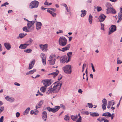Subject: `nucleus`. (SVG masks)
<instances>
[{"instance_id": "f257e3e1", "label": "nucleus", "mask_w": 122, "mask_h": 122, "mask_svg": "<svg viewBox=\"0 0 122 122\" xmlns=\"http://www.w3.org/2000/svg\"><path fill=\"white\" fill-rule=\"evenodd\" d=\"M62 84L59 82H56L53 83L51 86H52V89L53 91V93H57L58 92L60 89Z\"/></svg>"}, {"instance_id": "f03ea898", "label": "nucleus", "mask_w": 122, "mask_h": 122, "mask_svg": "<svg viewBox=\"0 0 122 122\" xmlns=\"http://www.w3.org/2000/svg\"><path fill=\"white\" fill-rule=\"evenodd\" d=\"M60 107L63 109H65V106L63 104H61L60 107L59 106H56L54 108H51L50 107H47V109L49 112H51L53 113H55L58 111L60 108Z\"/></svg>"}, {"instance_id": "7ed1b4c3", "label": "nucleus", "mask_w": 122, "mask_h": 122, "mask_svg": "<svg viewBox=\"0 0 122 122\" xmlns=\"http://www.w3.org/2000/svg\"><path fill=\"white\" fill-rule=\"evenodd\" d=\"M66 39L64 36H61L59 38L58 42L59 45L64 46L67 44Z\"/></svg>"}, {"instance_id": "20e7f679", "label": "nucleus", "mask_w": 122, "mask_h": 122, "mask_svg": "<svg viewBox=\"0 0 122 122\" xmlns=\"http://www.w3.org/2000/svg\"><path fill=\"white\" fill-rule=\"evenodd\" d=\"M63 70L64 72L67 74H70L71 72V66L67 65L63 67Z\"/></svg>"}, {"instance_id": "39448f33", "label": "nucleus", "mask_w": 122, "mask_h": 122, "mask_svg": "<svg viewBox=\"0 0 122 122\" xmlns=\"http://www.w3.org/2000/svg\"><path fill=\"white\" fill-rule=\"evenodd\" d=\"M39 5V2L36 0H34L32 1L30 4L29 8L32 9L33 8H37Z\"/></svg>"}, {"instance_id": "423d86ee", "label": "nucleus", "mask_w": 122, "mask_h": 122, "mask_svg": "<svg viewBox=\"0 0 122 122\" xmlns=\"http://www.w3.org/2000/svg\"><path fill=\"white\" fill-rule=\"evenodd\" d=\"M52 81L51 79L43 80L41 82L43 83L44 86L47 87L51 84Z\"/></svg>"}, {"instance_id": "0eeeda50", "label": "nucleus", "mask_w": 122, "mask_h": 122, "mask_svg": "<svg viewBox=\"0 0 122 122\" xmlns=\"http://www.w3.org/2000/svg\"><path fill=\"white\" fill-rule=\"evenodd\" d=\"M34 21H29L27 24L28 29L30 30L31 31L34 30Z\"/></svg>"}, {"instance_id": "6e6552de", "label": "nucleus", "mask_w": 122, "mask_h": 122, "mask_svg": "<svg viewBox=\"0 0 122 122\" xmlns=\"http://www.w3.org/2000/svg\"><path fill=\"white\" fill-rule=\"evenodd\" d=\"M68 57L66 56H61L60 60L61 63H64L65 62L67 63L69 61V59L67 60Z\"/></svg>"}, {"instance_id": "1a4fd4ad", "label": "nucleus", "mask_w": 122, "mask_h": 122, "mask_svg": "<svg viewBox=\"0 0 122 122\" xmlns=\"http://www.w3.org/2000/svg\"><path fill=\"white\" fill-rule=\"evenodd\" d=\"M116 30V25H112L110 28L108 33L109 35L111 34L115 31Z\"/></svg>"}, {"instance_id": "9d476101", "label": "nucleus", "mask_w": 122, "mask_h": 122, "mask_svg": "<svg viewBox=\"0 0 122 122\" xmlns=\"http://www.w3.org/2000/svg\"><path fill=\"white\" fill-rule=\"evenodd\" d=\"M39 46L42 50L43 51L46 52L48 50L47 44H46L44 45H40Z\"/></svg>"}, {"instance_id": "9b49d317", "label": "nucleus", "mask_w": 122, "mask_h": 122, "mask_svg": "<svg viewBox=\"0 0 122 122\" xmlns=\"http://www.w3.org/2000/svg\"><path fill=\"white\" fill-rule=\"evenodd\" d=\"M41 56L42 58V63L44 65L46 64V58L45 55L44 53H41Z\"/></svg>"}, {"instance_id": "f8f14e48", "label": "nucleus", "mask_w": 122, "mask_h": 122, "mask_svg": "<svg viewBox=\"0 0 122 122\" xmlns=\"http://www.w3.org/2000/svg\"><path fill=\"white\" fill-rule=\"evenodd\" d=\"M43 100H41L37 103L36 106V109L41 107L43 103Z\"/></svg>"}, {"instance_id": "ddd939ff", "label": "nucleus", "mask_w": 122, "mask_h": 122, "mask_svg": "<svg viewBox=\"0 0 122 122\" xmlns=\"http://www.w3.org/2000/svg\"><path fill=\"white\" fill-rule=\"evenodd\" d=\"M105 5L106 7L107 8V9H106L107 11V14H108V13L109 12V10L112 8V6L111 4L108 2L106 3Z\"/></svg>"}, {"instance_id": "4468645a", "label": "nucleus", "mask_w": 122, "mask_h": 122, "mask_svg": "<svg viewBox=\"0 0 122 122\" xmlns=\"http://www.w3.org/2000/svg\"><path fill=\"white\" fill-rule=\"evenodd\" d=\"M106 16L103 14H101L99 17V20L100 22H103L105 20Z\"/></svg>"}, {"instance_id": "2eb2a0df", "label": "nucleus", "mask_w": 122, "mask_h": 122, "mask_svg": "<svg viewBox=\"0 0 122 122\" xmlns=\"http://www.w3.org/2000/svg\"><path fill=\"white\" fill-rule=\"evenodd\" d=\"M5 99L7 101H9L10 102H12L15 100L14 98L12 97H10L9 96H7L5 97Z\"/></svg>"}, {"instance_id": "dca6fc26", "label": "nucleus", "mask_w": 122, "mask_h": 122, "mask_svg": "<svg viewBox=\"0 0 122 122\" xmlns=\"http://www.w3.org/2000/svg\"><path fill=\"white\" fill-rule=\"evenodd\" d=\"M42 119L44 121H46L47 117V113L46 112L43 111L42 113Z\"/></svg>"}, {"instance_id": "f3484780", "label": "nucleus", "mask_w": 122, "mask_h": 122, "mask_svg": "<svg viewBox=\"0 0 122 122\" xmlns=\"http://www.w3.org/2000/svg\"><path fill=\"white\" fill-rule=\"evenodd\" d=\"M35 60H33L29 64L28 69H30L33 67L35 63Z\"/></svg>"}, {"instance_id": "a211bd4d", "label": "nucleus", "mask_w": 122, "mask_h": 122, "mask_svg": "<svg viewBox=\"0 0 122 122\" xmlns=\"http://www.w3.org/2000/svg\"><path fill=\"white\" fill-rule=\"evenodd\" d=\"M4 46L6 49L8 50H10L11 48V46L9 43H4Z\"/></svg>"}, {"instance_id": "6ab92c4d", "label": "nucleus", "mask_w": 122, "mask_h": 122, "mask_svg": "<svg viewBox=\"0 0 122 122\" xmlns=\"http://www.w3.org/2000/svg\"><path fill=\"white\" fill-rule=\"evenodd\" d=\"M70 47V44L67 45L66 46L62 48V51L64 52L68 50H69Z\"/></svg>"}, {"instance_id": "aec40b11", "label": "nucleus", "mask_w": 122, "mask_h": 122, "mask_svg": "<svg viewBox=\"0 0 122 122\" xmlns=\"http://www.w3.org/2000/svg\"><path fill=\"white\" fill-rule=\"evenodd\" d=\"M49 60L50 61L52 60L55 61L56 55H51L49 57Z\"/></svg>"}, {"instance_id": "412c9836", "label": "nucleus", "mask_w": 122, "mask_h": 122, "mask_svg": "<svg viewBox=\"0 0 122 122\" xmlns=\"http://www.w3.org/2000/svg\"><path fill=\"white\" fill-rule=\"evenodd\" d=\"M42 26V24L40 22H37L36 25V29L38 30L40 29L41 27Z\"/></svg>"}, {"instance_id": "4be33fe9", "label": "nucleus", "mask_w": 122, "mask_h": 122, "mask_svg": "<svg viewBox=\"0 0 122 122\" xmlns=\"http://www.w3.org/2000/svg\"><path fill=\"white\" fill-rule=\"evenodd\" d=\"M28 46L26 44H21L19 47V48L22 49H25Z\"/></svg>"}, {"instance_id": "5701e85b", "label": "nucleus", "mask_w": 122, "mask_h": 122, "mask_svg": "<svg viewBox=\"0 0 122 122\" xmlns=\"http://www.w3.org/2000/svg\"><path fill=\"white\" fill-rule=\"evenodd\" d=\"M59 73V71L57 70H56V72H54L50 74H49V75H51L53 76V77L54 78L58 75Z\"/></svg>"}, {"instance_id": "b1692460", "label": "nucleus", "mask_w": 122, "mask_h": 122, "mask_svg": "<svg viewBox=\"0 0 122 122\" xmlns=\"http://www.w3.org/2000/svg\"><path fill=\"white\" fill-rule=\"evenodd\" d=\"M108 13V14L110 13H112L113 14H115L116 13V11L115 10L113 9L112 7L109 10Z\"/></svg>"}, {"instance_id": "393cba45", "label": "nucleus", "mask_w": 122, "mask_h": 122, "mask_svg": "<svg viewBox=\"0 0 122 122\" xmlns=\"http://www.w3.org/2000/svg\"><path fill=\"white\" fill-rule=\"evenodd\" d=\"M111 115V114L109 112H107L103 113L102 115V116H104L107 118V117H110Z\"/></svg>"}, {"instance_id": "a878e982", "label": "nucleus", "mask_w": 122, "mask_h": 122, "mask_svg": "<svg viewBox=\"0 0 122 122\" xmlns=\"http://www.w3.org/2000/svg\"><path fill=\"white\" fill-rule=\"evenodd\" d=\"M53 93V91L52 88L51 86L49 88V89L46 91V93L48 94L50 93Z\"/></svg>"}, {"instance_id": "bb28decb", "label": "nucleus", "mask_w": 122, "mask_h": 122, "mask_svg": "<svg viewBox=\"0 0 122 122\" xmlns=\"http://www.w3.org/2000/svg\"><path fill=\"white\" fill-rule=\"evenodd\" d=\"M30 110V108L28 107L24 111L23 113V115H26L28 114V113L29 111Z\"/></svg>"}, {"instance_id": "cd10ccee", "label": "nucleus", "mask_w": 122, "mask_h": 122, "mask_svg": "<svg viewBox=\"0 0 122 122\" xmlns=\"http://www.w3.org/2000/svg\"><path fill=\"white\" fill-rule=\"evenodd\" d=\"M90 115L93 117H97L99 116V114L97 112H90Z\"/></svg>"}, {"instance_id": "c85d7f7f", "label": "nucleus", "mask_w": 122, "mask_h": 122, "mask_svg": "<svg viewBox=\"0 0 122 122\" xmlns=\"http://www.w3.org/2000/svg\"><path fill=\"white\" fill-rule=\"evenodd\" d=\"M81 12L82 13L81 14V16L82 17H83L86 15V11L85 10H83L81 11Z\"/></svg>"}, {"instance_id": "c756f323", "label": "nucleus", "mask_w": 122, "mask_h": 122, "mask_svg": "<svg viewBox=\"0 0 122 122\" xmlns=\"http://www.w3.org/2000/svg\"><path fill=\"white\" fill-rule=\"evenodd\" d=\"M33 41V40L31 38H30L29 39L28 41L26 42V44L28 46L29 45L31 44Z\"/></svg>"}, {"instance_id": "7c9ffc66", "label": "nucleus", "mask_w": 122, "mask_h": 122, "mask_svg": "<svg viewBox=\"0 0 122 122\" xmlns=\"http://www.w3.org/2000/svg\"><path fill=\"white\" fill-rule=\"evenodd\" d=\"M23 30L26 32H30L31 31L30 29H28V27H25L23 28Z\"/></svg>"}, {"instance_id": "2f4dec72", "label": "nucleus", "mask_w": 122, "mask_h": 122, "mask_svg": "<svg viewBox=\"0 0 122 122\" xmlns=\"http://www.w3.org/2000/svg\"><path fill=\"white\" fill-rule=\"evenodd\" d=\"M89 21L90 24H92V16L91 14L89 16L88 19Z\"/></svg>"}, {"instance_id": "473e14b6", "label": "nucleus", "mask_w": 122, "mask_h": 122, "mask_svg": "<svg viewBox=\"0 0 122 122\" xmlns=\"http://www.w3.org/2000/svg\"><path fill=\"white\" fill-rule=\"evenodd\" d=\"M120 12L118 13V15H119V17L122 18V6L120 8Z\"/></svg>"}, {"instance_id": "72a5a7b5", "label": "nucleus", "mask_w": 122, "mask_h": 122, "mask_svg": "<svg viewBox=\"0 0 122 122\" xmlns=\"http://www.w3.org/2000/svg\"><path fill=\"white\" fill-rule=\"evenodd\" d=\"M78 116L77 115L75 116L72 115L71 116V119L74 121H75L77 118H78Z\"/></svg>"}, {"instance_id": "f704fd0d", "label": "nucleus", "mask_w": 122, "mask_h": 122, "mask_svg": "<svg viewBox=\"0 0 122 122\" xmlns=\"http://www.w3.org/2000/svg\"><path fill=\"white\" fill-rule=\"evenodd\" d=\"M47 87L44 86L40 88V90L43 92H44L46 91Z\"/></svg>"}, {"instance_id": "c9c22d12", "label": "nucleus", "mask_w": 122, "mask_h": 122, "mask_svg": "<svg viewBox=\"0 0 122 122\" xmlns=\"http://www.w3.org/2000/svg\"><path fill=\"white\" fill-rule=\"evenodd\" d=\"M27 34H24L23 33H20L19 34V37L20 38H22L24 37Z\"/></svg>"}, {"instance_id": "e433bc0d", "label": "nucleus", "mask_w": 122, "mask_h": 122, "mask_svg": "<svg viewBox=\"0 0 122 122\" xmlns=\"http://www.w3.org/2000/svg\"><path fill=\"white\" fill-rule=\"evenodd\" d=\"M102 103L103 105H107V101L105 98H104L102 100Z\"/></svg>"}, {"instance_id": "4c0bfd02", "label": "nucleus", "mask_w": 122, "mask_h": 122, "mask_svg": "<svg viewBox=\"0 0 122 122\" xmlns=\"http://www.w3.org/2000/svg\"><path fill=\"white\" fill-rule=\"evenodd\" d=\"M24 51L26 53H29L31 52L32 51V50L31 49H28L24 50Z\"/></svg>"}, {"instance_id": "58836bf2", "label": "nucleus", "mask_w": 122, "mask_h": 122, "mask_svg": "<svg viewBox=\"0 0 122 122\" xmlns=\"http://www.w3.org/2000/svg\"><path fill=\"white\" fill-rule=\"evenodd\" d=\"M81 113L83 114H85L87 115H88L89 114V112L87 111H83Z\"/></svg>"}, {"instance_id": "ea45409f", "label": "nucleus", "mask_w": 122, "mask_h": 122, "mask_svg": "<svg viewBox=\"0 0 122 122\" xmlns=\"http://www.w3.org/2000/svg\"><path fill=\"white\" fill-rule=\"evenodd\" d=\"M48 61H49V64L50 65H53L55 63V61H52V60L50 61L48 60Z\"/></svg>"}, {"instance_id": "a19ab883", "label": "nucleus", "mask_w": 122, "mask_h": 122, "mask_svg": "<svg viewBox=\"0 0 122 122\" xmlns=\"http://www.w3.org/2000/svg\"><path fill=\"white\" fill-rule=\"evenodd\" d=\"M104 119V118H98L97 119V120L99 121L100 122H101L103 121Z\"/></svg>"}, {"instance_id": "79ce46f5", "label": "nucleus", "mask_w": 122, "mask_h": 122, "mask_svg": "<svg viewBox=\"0 0 122 122\" xmlns=\"http://www.w3.org/2000/svg\"><path fill=\"white\" fill-rule=\"evenodd\" d=\"M112 103H109V101L108 102V105L107 107L109 109L110 108V107L111 105H112Z\"/></svg>"}, {"instance_id": "37998d69", "label": "nucleus", "mask_w": 122, "mask_h": 122, "mask_svg": "<svg viewBox=\"0 0 122 122\" xmlns=\"http://www.w3.org/2000/svg\"><path fill=\"white\" fill-rule=\"evenodd\" d=\"M112 103V106L114 105L115 104V102L114 100H112L109 101V103Z\"/></svg>"}, {"instance_id": "c03bdc74", "label": "nucleus", "mask_w": 122, "mask_h": 122, "mask_svg": "<svg viewBox=\"0 0 122 122\" xmlns=\"http://www.w3.org/2000/svg\"><path fill=\"white\" fill-rule=\"evenodd\" d=\"M112 103V106L114 105L115 104V102L114 100H112L109 101V103Z\"/></svg>"}, {"instance_id": "a18cd8bd", "label": "nucleus", "mask_w": 122, "mask_h": 122, "mask_svg": "<svg viewBox=\"0 0 122 122\" xmlns=\"http://www.w3.org/2000/svg\"><path fill=\"white\" fill-rule=\"evenodd\" d=\"M107 105H102V107L103 110H104L106 109V106Z\"/></svg>"}, {"instance_id": "49530a36", "label": "nucleus", "mask_w": 122, "mask_h": 122, "mask_svg": "<svg viewBox=\"0 0 122 122\" xmlns=\"http://www.w3.org/2000/svg\"><path fill=\"white\" fill-rule=\"evenodd\" d=\"M69 118L70 119V118L68 116L66 115L65 116L64 119L66 120H69Z\"/></svg>"}, {"instance_id": "de8ad7c7", "label": "nucleus", "mask_w": 122, "mask_h": 122, "mask_svg": "<svg viewBox=\"0 0 122 122\" xmlns=\"http://www.w3.org/2000/svg\"><path fill=\"white\" fill-rule=\"evenodd\" d=\"M97 11H100L102 10V8L100 7L97 6Z\"/></svg>"}, {"instance_id": "09e8293b", "label": "nucleus", "mask_w": 122, "mask_h": 122, "mask_svg": "<svg viewBox=\"0 0 122 122\" xmlns=\"http://www.w3.org/2000/svg\"><path fill=\"white\" fill-rule=\"evenodd\" d=\"M72 54V52H69L67 53V55L68 56L69 58L70 57H71V55Z\"/></svg>"}, {"instance_id": "8fccbe9b", "label": "nucleus", "mask_w": 122, "mask_h": 122, "mask_svg": "<svg viewBox=\"0 0 122 122\" xmlns=\"http://www.w3.org/2000/svg\"><path fill=\"white\" fill-rule=\"evenodd\" d=\"M36 71L35 69H34L33 70H31L29 71V72H30V74H32L35 72Z\"/></svg>"}, {"instance_id": "3c124183", "label": "nucleus", "mask_w": 122, "mask_h": 122, "mask_svg": "<svg viewBox=\"0 0 122 122\" xmlns=\"http://www.w3.org/2000/svg\"><path fill=\"white\" fill-rule=\"evenodd\" d=\"M87 105L88 107L90 108H92L93 107V105L91 103H87Z\"/></svg>"}, {"instance_id": "603ef678", "label": "nucleus", "mask_w": 122, "mask_h": 122, "mask_svg": "<svg viewBox=\"0 0 122 122\" xmlns=\"http://www.w3.org/2000/svg\"><path fill=\"white\" fill-rule=\"evenodd\" d=\"M119 58L118 57L117 58V64H121L122 63V61L120 60H119L118 59Z\"/></svg>"}, {"instance_id": "864d4df0", "label": "nucleus", "mask_w": 122, "mask_h": 122, "mask_svg": "<svg viewBox=\"0 0 122 122\" xmlns=\"http://www.w3.org/2000/svg\"><path fill=\"white\" fill-rule=\"evenodd\" d=\"M86 66V64H83V66H82V72H83L84 71V66Z\"/></svg>"}, {"instance_id": "5fc2aeb1", "label": "nucleus", "mask_w": 122, "mask_h": 122, "mask_svg": "<svg viewBox=\"0 0 122 122\" xmlns=\"http://www.w3.org/2000/svg\"><path fill=\"white\" fill-rule=\"evenodd\" d=\"M81 116H80V117H79L77 120L76 121V122H81Z\"/></svg>"}, {"instance_id": "6e6d98bb", "label": "nucleus", "mask_w": 122, "mask_h": 122, "mask_svg": "<svg viewBox=\"0 0 122 122\" xmlns=\"http://www.w3.org/2000/svg\"><path fill=\"white\" fill-rule=\"evenodd\" d=\"M9 5V3L7 2H6L4 3L3 4H2L1 5V6H5V7H6V5Z\"/></svg>"}, {"instance_id": "4d7b16f0", "label": "nucleus", "mask_w": 122, "mask_h": 122, "mask_svg": "<svg viewBox=\"0 0 122 122\" xmlns=\"http://www.w3.org/2000/svg\"><path fill=\"white\" fill-rule=\"evenodd\" d=\"M4 107L2 106L0 107V113L1 112L4 110Z\"/></svg>"}, {"instance_id": "13d9d810", "label": "nucleus", "mask_w": 122, "mask_h": 122, "mask_svg": "<svg viewBox=\"0 0 122 122\" xmlns=\"http://www.w3.org/2000/svg\"><path fill=\"white\" fill-rule=\"evenodd\" d=\"M91 65L92 69L93 71L94 72H95L96 71L95 70V69L94 67V66L93 64L92 63Z\"/></svg>"}, {"instance_id": "bf43d9fd", "label": "nucleus", "mask_w": 122, "mask_h": 122, "mask_svg": "<svg viewBox=\"0 0 122 122\" xmlns=\"http://www.w3.org/2000/svg\"><path fill=\"white\" fill-rule=\"evenodd\" d=\"M4 121V117L2 116L0 118V122H3Z\"/></svg>"}, {"instance_id": "052dcab7", "label": "nucleus", "mask_w": 122, "mask_h": 122, "mask_svg": "<svg viewBox=\"0 0 122 122\" xmlns=\"http://www.w3.org/2000/svg\"><path fill=\"white\" fill-rule=\"evenodd\" d=\"M63 32V31L61 30H58V31H57L56 32V33L57 34H58L59 33H62Z\"/></svg>"}, {"instance_id": "680f3d73", "label": "nucleus", "mask_w": 122, "mask_h": 122, "mask_svg": "<svg viewBox=\"0 0 122 122\" xmlns=\"http://www.w3.org/2000/svg\"><path fill=\"white\" fill-rule=\"evenodd\" d=\"M20 113L18 112H17L16 113V116L17 117H18L20 116Z\"/></svg>"}, {"instance_id": "e2e57ef3", "label": "nucleus", "mask_w": 122, "mask_h": 122, "mask_svg": "<svg viewBox=\"0 0 122 122\" xmlns=\"http://www.w3.org/2000/svg\"><path fill=\"white\" fill-rule=\"evenodd\" d=\"M51 14L53 17H55L56 15V14L55 13H54L53 12Z\"/></svg>"}, {"instance_id": "0e129e2a", "label": "nucleus", "mask_w": 122, "mask_h": 122, "mask_svg": "<svg viewBox=\"0 0 122 122\" xmlns=\"http://www.w3.org/2000/svg\"><path fill=\"white\" fill-rule=\"evenodd\" d=\"M62 78V76L61 75H59L58 76V80H60Z\"/></svg>"}, {"instance_id": "69168bd1", "label": "nucleus", "mask_w": 122, "mask_h": 122, "mask_svg": "<svg viewBox=\"0 0 122 122\" xmlns=\"http://www.w3.org/2000/svg\"><path fill=\"white\" fill-rule=\"evenodd\" d=\"M118 20H117V22L119 23L122 20V18H120L119 17V15H118Z\"/></svg>"}, {"instance_id": "338daca9", "label": "nucleus", "mask_w": 122, "mask_h": 122, "mask_svg": "<svg viewBox=\"0 0 122 122\" xmlns=\"http://www.w3.org/2000/svg\"><path fill=\"white\" fill-rule=\"evenodd\" d=\"M14 84L15 85L18 86H20V84L17 82H15L14 83Z\"/></svg>"}, {"instance_id": "774afa93", "label": "nucleus", "mask_w": 122, "mask_h": 122, "mask_svg": "<svg viewBox=\"0 0 122 122\" xmlns=\"http://www.w3.org/2000/svg\"><path fill=\"white\" fill-rule=\"evenodd\" d=\"M103 121L104 122H109V121L107 119H104Z\"/></svg>"}]
</instances>
